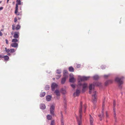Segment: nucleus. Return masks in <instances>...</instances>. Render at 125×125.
Instances as JSON below:
<instances>
[{
	"instance_id": "43",
	"label": "nucleus",
	"mask_w": 125,
	"mask_h": 125,
	"mask_svg": "<svg viewBox=\"0 0 125 125\" xmlns=\"http://www.w3.org/2000/svg\"><path fill=\"white\" fill-rule=\"evenodd\" d=\"M104 113H103V111L102 112V114H101V115H102V117H103L104 116Z\"/></svg>"
},
{
	"instance_id": "16",
	"label": "nucleus",
	"mask_w": 125,
	"mask_h": 125,
	"mask_svg": "<svg viewBox=\"0 0 125 125\" xmlns=\"http://www.w3.org/2000/svg\"><path fill=\"white\" fill-rule=\"evenodd\" d=\"M93 85H93L92 84H90L89 85V93L90 94H91V93L92 87L93 86Z\"/></svg>"
},
{
	"instance_id": "15",
	"label": "nucleus",
	"mask_w": 125,
	"mask_h": 125,
	"mask_svg": "<svg viewBox=\"0 0 125 125\" xmlns=\"http://www.w3.org/2000/svg\"><path fill=\"white\" fill-rule=\"evenodd\" d=\"M61 125H64L63 120V117L62 115V112L61 113Z\"/></svg>"
},
{
	"instance_id": "32",
	"label": "nucleus",
	"mask_w": 125,
	"mask_h": 125,
	"mask_svg": "<svg viewBox=\"0 0 125 125\" xmlns=\"http://www.w3.org/2000/svg\"><path fill=\"white\" fill-rule=\"evenodd\" d=\"M51 125H55L54 121V120H52L51 122Z\"/></svg>"
},
{
	"instance_id": "2",
	"label": "nucleus",
	"mask_w": 125,
	"mask_h": 125,
	"mask_svg": "<svg viewBox=\"0 0 125 125\" xmlns=\"http://www.w3.org/2000/svg\"><path fill=\"white\" fill-rule=\"evenodd\" d=\"M90 78V77L89 76H83L79 77L78 79L80 80L79 82L80 81H82L87 80L89 79ZM79 84L80 85H82L81 83H79Z\"/></svg>"
},
{
	"instance_id": "21",
	"label": "nucleus",
	"mask_w": 125,
	"mask_h": 125,
	"mask_svg": "<svg viewBox=\"0 0 125 125\" xmlns=\"http://www.w3.org/2000/svg\"><path fill=\"white\" fill-rule=\"evenodd\" d=\"M47 119L48 120H51L52 118V116L50 115H48L47 116Z\"/></svg>"
},
{
	"instance_id": "53",
	"label": "nucleus",
	"mask_w": 125,
	"mask_h": 125,
	"mask_svg": "<svg viewBox=\"0 0 125 125\" xmlns=\"http://www.w3.org/2000/svg\"><path fill=\"white\" fill-rule=\"evenodd\" d=\"M53 80H54L55 79V78H53Z\"/></svg>"
},
{
	"instance_id": "7",
	"label": "nucleus",
	"mask_w": 125,
	"mask_h": 125,
	"mask_svg": "<svg viewBox=\"0 0 125 125\" xmlns=\"http://www.w3.org/2000/svg\"><path fill=\"white\" fill-rule=\"evenodd\" d=\"M57 86V85L55 83H52L51 85L52 90L53 91L54 90L55 88H56Z\"/></svg>"
},
{
	"instance_id": "40",
	"label": "nucleus",
	"mask_w": 125,
	"mask_h": 125,
	"mask_svg": "<svg viewBox=\"0 0 125 125\" xmlns=\"http://www.w3.org/2000/svg\"><path fill=\"white\" fill-rule=\"evenodd\" d=\"M17 18L15 17L14 19V22H16L17 21Z\"/></svg>"
},
{
	"instance_id": "35",
	"label": "nucleus",
	"mask_w": 125,
	"mask_h": 125,
	"mask_svg": "<svg viewBox=\"0 0 125 125\" xmlns=\"http://www.w3.org/2000/svg\"><path fill=\"white\" fill-rule=\"evenodd\" d=\"M61 73V71L59 70H57V73L58 74H60Z\"/></svg>"
},
{
	"instance_id": "46",
	"label": "nucleus",
	"mask_w": 125,
	"mask_h": 125,
	"mask_svg": "<svg viewBox=\"0 0 125 125\" xmlns=\"http://www.w3.org/2000/svg\"><path fill=\"white\" fill-rule=\"evenodd\" d=\"M3 9V7H0V10H2Z\"/></svg>"
},
{
	"instance_id": "28",
	"label": "nucleus",
	"mask_w": 125,
	"mask_h": 125,
	"mask_svg": "<svg viewBox=\"0 0 125 125\" xmlns=\"http://www.w3.org/2000/svg\"><path fill=\"white\" fill-rule=\"evenodd\" d=\"M20 28V26L19 25H17L15 29L16 30H18Z\"/></svg>"
},
{
	"instance_id": "24",
	"label": "nucleus",
	"mask_w": 125,
	"mask_h": 125,
	"mask_svg": "<svg viewBox=\"0 0 125 125\" xmlns=\"http://www.w3.org/2000/svg\"><path fill=\"white\" fill-rule=\"evenodd\" d=\"M3 58L4 60L6 61H8L9 59V57L7 55L4 56Z\"/></svg>"
},
{
	"instance_id": "6",
	"label": "nucleus",
	"mask_w": 125,
	"mask_h": 125,
	"mask_svg": "<svg viewBox=\"0 0 125 125\" xmlns=\"http://www.w3.org/2000/svg\"><path fill=\"white\" fill-rule=\"evenodd\" d=\"M70 78L69 79V81L73 83L75 80V79L73 77V74L70 75Z\"/></svg>"
},
{
	"instance_id": "12",
	"label": "nucleus",
	"mask_w": 125,
	"mask_h": 125,
	"mask_svg": "<svg viewBox=\"0 0 125 125\" xmlns=\"http://www.w3.org/2000/svg\"><path fill=\"white\" fill-rule=\"evenodd\" d=\"M90 125H94L93 122L94 119L93 117L91 115H90Z\"/></svg>"
},
{
	"instance_id": "18",
	"label": "nucleus",
	"mask_w": 125,
	"mask_h": 125,
	"mask_svg": "<svg viewBox=\"0 0 125 125\" xmlns=\"http://www.w3.org/2000/svg\"><path fill=\"white\" fill-rule=\"evenodd\" d=\"M54 93L57 96H60V92L58 90H56L55 91Z\"/></svg>"
},
{
	"instance_id": "8",
	"label": "nucleus",
	"mask_w": 125,
	"mask_h": 125,
	"mask_svg": "<svg viewBox=\"0 0 125 125\" xmlns=\"http://www.w3.org/2000/svg\"><path fill=\"white\" fill-rule=\"evenodd\" d=\"M68 77L66 76V75H65V74L64 75V76L63 78L61 81V83L62 84H63L64 83L66 80V79Z\"/></svg>"
},
{
	"instance_id": "23",
	"label": "nucleus",
	"mask_w": 125,
	"mask_h": 125,
	"mask_svg": "<svg viewBox=\"0 0 125 125\" xmlns=\"http://www.w3.org/2000/svg\"><path fill=\"white\" fill-rule=\"evenodd\" d=\"M61 92L63 94H65L66 93L65 90L63 88L62 89H61Z\"/></svg>"
},
{
	"instance_id": "1",
	"label": "nucleus",
	"mask_w": 125,
	"mask_h": 125,
	"mask_svg": "<svg viewBox=\"0 0 125 125\" xmlns=\"http://www.w3.org/2000/svg\"><path fill=\"white\" fill-rule=\"evenodd\" d=\"M82 102H80V108L79 110V118L76 117L78 125H82L81 118L82 117Z\"/></svg>"
},
{
	"instance_id": "14",
	"label": "nucleus",
	"mask_w": 125,
	"mask_h": 125,
	"mask_svg": "<svg viewBox=\"0 0 125 125\" xmlns=\"http://www.w3.org/2000/svg\"><path fill=\"white\" fill-rule=\"evenodd\" d=\"M80 93V91L79 90H77L76 93H75L73 94V95L75 96V95L78 96L79 95Z\"/></svg>"
},
{
	"instance_id": "17",
	"label": "nucleus",
	"mask_w": 125,
	"mask_h": 125,
	"mask_svg": "<svg viewBox=\"0 0 125 125\" xmlns=\"http://www.w3.org/2000/svg\"><path fill=\"white\" fill-rule=\"evenodd\" d=\"M40 107L42 109H44L46 108L45 105L44 104H41L40 105Z\"/></svg>"
},
{
	"instance_id": "33",
	"label": "nucleus",
	"mask_w": 125,
	"mask_h": 125,
	"mask_svg": "<svg viewBox=\"0 0 125 125\" xmlns=\"http://www.w3.org/2000/svg\"><path fill=\"white\" fill-rule=\"evenodd\" d=\"M5 49L6 52L7 53H8L10 51V50L9 49H7L6 48H5Z\"/></svg>"
},
{
	"instance_id": "13",
	"label": "nucleus",
	"mask_w": 125,
	"mask_h": 125,
	"mask_svg": "<svg viewBox=\"0 0 125 125\" xmlns=\"http://www.w3.org/2000/svg\"><path fill=\"white\" fill-rule=\"evenodd\" d=\"M11 46L14 48H17L18 46V44L16 43H13L11 44Z\"/></svg>"
},
{
	"instance_id": "5",
	"label": "nucleus",
	"mask_w": 125,
	"mask_h": 125,
	"mask_svg": "<svg viewBox=\"0 0 125 125\" xmlns=\"http://www.w3.org/2000/svg\"><path fill=\"white\" fill-rule=\"evenodd\" d=\"M94 94L92 95V99L93 100V102L94 103H95L96 101L97 97L96 93L95 91L94 93Z\"/></svg>"
},
{
	"instance_id": "37",
	"label": "nucleus",
	"mask_w": 125,
	"mask_h": 125,
	"mask_svg": "<svg viewBox=\"0 0 125 125\" xmlns=\"http://www.w3.org/2000/svg\"><path fill=\"white\" fill-rule=\"evenodd\" d=\"M45 88L46 89L48 90L49 88V87L48 85H46L45 87Z\"/></svg>"
},
{
	"instance_id": "49",
	"label": "nucleus",
	"mask_w": 125,
	"mask_h": 125,
	"mask_svg": "<svg viewBox=\"0 0 125 125\" xmlns=\"http://www.w3.org/2000/svg\"><path fill=\"white\" fill-rule=\"evenodd\" d=\"M9 0H7V3H8V2L9 1Z\"/></svg>"
},
{
	"instance_id": "11",
	"label": "nucleus",
	"mask_w": 125,
	"mask_h": 125,
	"mask_svg": "<svg viewBox=\"0 0 125 125\" xmlns=\"http://www.w3.org/2000/svg\"><path fill=\"white\" fill-rule=\"evenodd\" d=\"M83 88L82 91L83 92H85L86 90V88L87 87V84L85 83H84L82 85Z\"/></svg>"
},
{
	"instance_id": "47",
	"label": "nucleus",
	"mask_w": 125,
	"mask_h": 125,
	"mask_svg": "<svg viewBox=\"0 0 125 125\" xmlns=\"http://www.w3.org/2000/svg\"><path fill=\"white\" fill-rule=\"evenodd\" d=\"M108 75H104V76L105 77H108Z\"/></svg>"
},
{
	"instance_id": "20",
	"label": "nucleus",
	"mask_w": 125,
	"mask_h": 125,
	"mask_svg": "<svg viewBox=\"0 0 125 125\" xmlns=\"http://www.w3.org/2000/svg\"><path fill=\"white\" fill-rule=\"evenodd\" d=\"M69 71L71 72H73L74 71V69L73 68L72 66L69 67Z\"/></svg>"
},
{
	"instance_id": "4",
	"label": "nucleus",
	"mask_w": 125,
	"mask_h": 125,
	"mask_svg": "<svg viewBox=\"0 0 125 125\" xmlns=\"http://www.w3.org/2000/svg\"><path fill=\"white\" fill-rule=\"evenodd\" d=\"M116 105V102L115 100H114L113 102V110L114 113V117L115 122L116 121V114L115 113V106Z\"/></svg>"
},
{
	"instance_id": "45",
	"label": "nucleus",
	"mask_w": 125,
	"mask_h": 125,
	"mask_svg": "<svg viewBox=\"0 0 125 125\" xmlns=\"http://www.w3.org/2000/svg\"><path fill=\"white\" fill-rule=\"evenodd\" d=\"M2 32L0 31V36H2Z\"/></svg>"
},
{
	"instance_id": "10",
	"label": "nucleus",
	"mask_w": 125,
	"mask_h": 125,
	"mask_svg": "<svg viewBox=\"0 0 125 125\" xmlns=\"http://www.w3.org/2000/svg\"><path fill=\"white\" fill-rule=\"evenodd\" d=\"M54 106L52 105L51 106L50 108V113L51 114L53 115L54 110Z\"/></svg>"
},
{
	"instance_id": "25",
	"label": "nucleus",
	"mask_w": 125,
	"mask_h": 125,
	"mask_svg": "<svg viewBox=\"0 0 125 125\" xmlns=\"http://www.w3.org/2000/svg\"><path fill=\"white\" fill-rule=\"evenodd\" d=\"M63 76H64V74L65 75H66V76H67V77H68V74L67 73V70H64V71L63 72Z\"/></svg>"
},
{
	"instance_id": "54",
	"label": "nucleus",
	"mask_w": 125,
	"mask_h": 125,
	"mask_svg": "<svg viewBox=\"0 0 125 125\" xmlns=\"http://www.w3.org/2000/svg\"><path fill=\"white\" fill-rule=\"evenodd\" d=\"M20 9H21V8H20Z\"/></svg>"
},
{
	"instance_id": "36",
	"label": "nucleus",
	"mask_w": 125,
	"mask_h": 125,
	"mask_svg": "<svg viewBox=\"0 0 125 125\" xmlns=\"http://www.w3.org/2000/svg\"><path fill=\"white\" fill-rule=\"evenodd\" d=\"M100 85V83L98 82H97L95 84V85L98 86H99Z\"/></svg>"
},
{
	"instance_id": "48",
	"label": "nucleus",
	"mask_w": 125,
	"mask_h": 125,
	"mask_svg": "<svg viewBox=\"0 0 125 125\" xmlns=\"http://www.w3.org/2000/svg\"><path fill=\"white\" fill-rule=\"evenodd\" d=\"M3 30H4V29H2L1 30V31H3Z\"/></svg>"
},
{
	"instance_id": "52",
	"label": "nucleus",
	"mask_w": 125,
	"mask_h": 125,
	"mask_svg": "<svg viewBox=\"0 0 125 125\" xmlns=\"http://www.w3.org/2000/svg\"><path fill=\"white\" fill-rule=\"evenodd\" d=\"M8 55H10V53H8Z\"/></svg>"
},
{
	"instance_id": "39",
	"label": "nucleus",
	"mask_w": 125,
	"mask_h": 125,
	"mask_svg": "<svg viewBox=\"0 0 125 125\" xmlns=\"http://www.w3.org/2000/svg\"><path fill=\"white\" fill-rule=\"evenodd\" d=\"M84 112H85V110L86 108V106L85 105H84Z\"/></svg>"
},
{
	"instance_id": "9",
	"label": "nucleus",
	"mask_w": 125,
	"mask_h": 125,
	"mask_svg": "<svg viewBox=\"0 0 125 125\" xmlns=\"http://www.w3.org/2000/svg\"><path fill=\"white\" fill-rule=\"evenodd\" d=\"M19 33L18 32H15L14 33L13 37L15 38H18L19 37Z\"/></svg>"
},
{
	"instance_id": "51",
	"label": "nucleus",
	"mask_w": 125,
	"mask_h": 125,
	"mask_svg": "<svg viewBox=\"0 0 125 125\" xmlns=\"http://www.w3.org/2000/svg\"><path fill=\"white\" fill-rule=\"evenodd\" d=\"M1 2H2V1H0V3H1Z\"/></svg>"
},
{
	"instance_id": "41",
	"label": "nucleus",
	"mask_w": 125,
	"mask_h": 125,
	"mask_svg": "<svg viewBox=\"0 0 125 125\" xmlns=\"http://www.w3.org/2000/svg\"><path fill=\"white\" fill-rule=\"evenodd\" d=\"M71 87H73V88H75V85L73 84L71 85Z\"/></svg>"
},
{
	"instance_id": "26",
	"label": "nucleus",
	"mask_w": 125,
	"mask_h": 125,
	"mask_svg": "<svg viewBox=\"0 0 125 125\" xmlns=\"http://www.w3.org/2000/svg\"><path fill=\"white\" fill-rule=\"evenodd\" d=\"M99 78V76L97 75H95L93 77L94 79L95 80L98 79Z\"/></svg>"
},
{
	"instance_id": "19",
	"label": "nucleus",
	"mask_w": 125,
	"mask_h": 125,
	"mask_svg": "<svg viewBox=\"0 0 125 125\" xmlns=\"http://www.w3.org/2000/svg\"><path fill=\"white\" fill-rule=\"evenodd\" d=\"M51 96L50 95H48L46 97V99L48 101H49L51 100Z\"/></svg>"
},
{
	"instance_id": "22",
	"label": "nucleus",
	"mask_w": 125,
	"mask_h": 125,
	"mask_svg": "<svg viewBox=\"0 0 125 125\" xmlns=\"http://www.w3.org/2000/svg\"><path fill=\"white\" fill-rule=\"evenodd\" d=\"M17 38H14L13 39L12 41V42H14V43H16L18 42V40L17 39Z\"/></svg>"
},
{
	"instance_id": "44",
	"label": "nucleus",
	"mask_w": 125,
	"mask_h": 125,
	"mask_svg": "<svg viewBox=\"0 0 125 125\" xmlns=\"http://www.w3.org/2000/svg\"><path fill=\"white\" fill-rule=\"evenodd\" d=\"M106 116L107 117H108V113H107V112H106Z\"/></svg>"
},
{
	"instance_id": "34",
	"label": "nucleus",
	"mask_w": 125,
	"mask_h": 125,
	"mask_svg": "<svg viewBox=\"0 0 125 125\" xmlns=\"http://www.w3.org/2000/svg\"><path fill=\"white\" fill-rule=\"evenodd\" d=\"M61 76V75H56V78L58 79H59Z\"/></svg>"
},
{
	"instance_id": "27",
	"label": "nucleus",
	"mask_w": 125,
	"mask_h": 125,
	"mask_svg": "<svg viewBox=\"0 0 125 125\" xmlns=\"http://www.w3.org/2000/svg\"><path fill=\"white\" fill-rule=\"evenodd\" d=\"M45 92L42 93L40 94V96L41 97H43L45 95Z\"/></svg>"
},
{
	"instance_id": "50",
	"label": "nucleus",
	"mask_w": 125,
	"mask_h": 125,
	"mask_svg": "<svg viewBox=\"0 0 125 125\" xmlns=\"http://www.w3.org/2000/svg\"><path fill=\"white\" fill-rule=\"evenodd\" d=\"M101 115H100L99 116V117H101Z\"/></svg>"
},
{
	"instance_id": "3",
	"label": "nucleus",
	"mask_w": 125,
	"mask_h": 125,
	"mask_svg": "<svg viewBox=\"0 0 125 125\" xmlns=\"http://www.w3.org/2000/svg\"><path fill=\"white\" fill-rule=\"evenodd\" d=\"M124 79V77H122L120 78L117 77L116 78L115 81L120 85L123 83Z\"/></svg>"
},
{
	"instance_id": "29",
	"label": "nucleus",
	"mask_w": 125,
	"mask_h": 125,
	"mask_svg": "<svg viewBox=\"0 0 125 125\" xmlns=\"http://www.w3.org/2000/svg\"><path fill=\"white\" fill-rule=\"evenodd\" d=\"M10 52L11 53L14 52L15 51V49H11L10 50Z\"/></svg>"
},
{
	"instance_id": "31",
	"label": "nucleus",
	"mask_w": 125,
	"mask_h": 125,
	"mask_svg": "<svg viewBox=\"0 0 125 125\" xmlns=\"http://www.w3.org/2000/svg\"><path fill=\"white\" fill-rule=\"evenodd\" d=\"M15 26L14 24H13L12 25V29L13 30H14L15 29Z\"/></svg>"
},
{
	"instance_id": "30",
	"label": "nucleus",
	"mask_w": 125,
	"mask_h": 125,
	"mask_svg": "<svg viewBox=\"0 0 125 125\" xmlns=\"http://www.w3.org/2000/svg\"><path fill=\"white\" fill-rule=\"evenodd\" d=\"M105 100V98H104V100H103V105H102V110H103L104 109V102Z\"/></svg>"
},
{
	"instance_id": "38",
	"label": "nucleus",
	"mask_w": 125,
	"mask_h": 125,
	"mask_svg": "<svg viewBox=\"0 0 125 125\" xmlns=\"http://www.w3.org/2000/svg\"><path fill=\"white\" fill-rule=\"evenodd\" d=\"M81 65L79 64H77V65L76 67L77 68H79L80 67Z\"/></svg>"
},
{
	"instance_id": "42",
	"label": "nucleus",
	"mask_w": 125,
	"mask_h": 125,
	"mask_svg": "<svg viewBox=\"0 0 125 125\" xmlns=\"http://www.w3.org/2000/svg\"><path fill=\"white\" fill-rule=\"evenodd\" d=\"M5 41L6 42V43L7 44H8V40L7 39H5Z\"/></svg>"
}]
</instances>
